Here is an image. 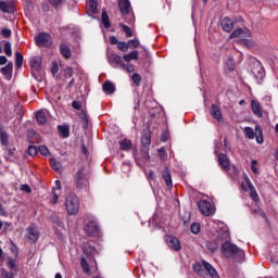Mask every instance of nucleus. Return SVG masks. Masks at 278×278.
I'll list each match as a JSON object with an SVG mask.
<instances>
[{
	"mask_svg": "<svg viewBox=\"0 0 278 278\" xmlns=\"http://www.w3.org/2000/svg\"><path fill=\"white\" fill-rule=\"evenodd\" d=\"M108 62L113 66V68H122L125 70V62H123V58L118 54L111 53L108 55Z\"/></svg>",
	"mask_w": 278,
	"mask_h": 278,
	"instance_id": "obj_6",
	"label": "nucleus"
},
{
	"mask_svg": "<svg viewBox=\"0 0 278 278\" xmlns=\"http://www.w3.org/2000/svg\"><path fill=\"white\" fill-rule=\"evenodd\" d=\"M75 184L78 190H84L88 186V176L86 175V168H80L75 175Z\"/></svg>",
	"mask_w": 278,
	"mask_h": 278,
	"instance_id": "obj_4",
	"label": "nucleus"
},
{
	"mask_svg": "<svg viewBox=\"0 0 278 278\" xmlns=\"http://www.w3.org/2000/svg\"><path fill=\"white\" fill-rule=\"evenodd\" d=\"M227 240H229V231L226 230L219 233L214 241H207L206 249H208L211 253H214L215 251H218L220 244L223 245V242H227Z\"/></svg>",
	"mask_w": 278,
	"mask_h": 278,
	"instance_id": "obj_3",
	"label": "nucleus"
},
{
	"mask_svg": "<svg viewBox=\"0 0 278 278\" xmlns=\"http://www.w3.org/2000/svg\"><path fill=\"white\" fill-rule=\"evenodd\" d=\"M191 231H192L193 233H199V231H201V225H199V224H192V225H191Z\"/></svg>",
	"mask_w": 278,
	"mask_h": 278,
	"instance_id": "obj_56",
	"label": "nucleus"
},
{
	"mask_svg": "<svg viewBox=\"0 0 278 278\" xmlns=\"http://www.w3.org/2000/svg\"><path fill=\"white\" fill-rule=\"evenodd\" d=\"M64 76H65L66 79H71V77H73V68L66 67L64 70Z\"/></svg>",
	"mask_w": 278,
	"mask_h": 278,
	"instance_id": "obj_51",
	"label": "nucleus"
},
{
	"mask_svg": "<svg viewBox=\"0 0 278 278\" xmlns=\"http://www.w3.org/2000/svg\"><path fill=\"white\" fill-rule=\"evenodd\" d=\"M118 8L124 16L131 12V3L129 0H119Z\"/></svg>",
	"mask_w": 278,
	"mask_h": 278,
	"instance_id": "obj_12",
	"label": "nucleus"
},
{
	"mask_svg": "<svg viewBox=\"0 0 278 278\" xmlns=\"http://www.w3.org/2000/svg\"><path fill=\"white\" fill-rule=\"evenodd\" d=\"M39 153H41V155H47L49 153V148H47L46 146H40Z\"/></svg>",
	"mask_w": 278,
	"mask_h": 278,
	"instance_id": "obj_58",
	"label": "nucleus"
},
{
	"mask_svg": "<svg viewBox=\"0 0 278 278\" xmlns=\"http://www.w3.org/2000/svg\"><path fill=\"white\" fill-rule=\"evenodd\" d=\"M124 71H126L128 73H134V71H135L134 64L125 65Z\"/></svg>",
	"mask_w": 278,
	"mask_h": 278,
	"instance_id": "obj_61",
	"label": "nucleus"
},
{
	"mask_svg": "<svg viewBox=\"0 0 278 278\" xmlns=\"http://www.w3.org/2000/svg\"><path fill=\"white\" fill-rule=\"evenodd\" d=\"M242 43L245 46V47H249V49H251V47H253V41L249 40V39H244L242 41Z\"/></svg>",
	"mask_w": 278,
	"mask_h": 278,
	"instance_id": "obj_63",
	"label": "nucleus"
},
{
	"mask_svg": "<svg viewBox=\"0 0 278 278\" xmlns=\"http://www.w3.org/2000/svg\"><path fill=\"white\" fill-rule=\"evenodd\" d=\"M163 179L167 186V188H173V178L170 176V170L168 168L163 173Z\"/></svg>",
	"mask_w": 278,
	"mask_h": 278,
	"instance_id": "obj_22",
	"label": "nucleus"
},
{
	"mask_svg": "<svg viewBox=\"0 0 278 278\" xmlns=\"http://www.w3.org/2000/svg\"><path fill=\"white\" fill-rule=\"evenodd\" d=\"M244 132H245L247 138H249L250 140H253V138H255V130H253V128L245 127Z\"/></svg>",
	"mask_w": 278,
	"mask_h": 278,
	"instance_id": "obj_38",
	"label": "nucleus"
},
{
	"mask_svg": "<svg viewBox=\"0 0 278 278\" xmlns=\"http://www.w3.org/2000/svg\"><path fill=\"white\" fill-rule=\"evenodd\" d=\"M157 151H159V155H160L161 160H166V149L161 148Z\"/></svg>",
	"mask_w": 278,
	"mask_h": 278,
	"instance_id": "obj_57",
	"label": "nucleus"
},
{
	"mask_svg": "<svg viewBox=\"0 0 278 278\" xmlns=\"http://www.w3.org/2000/svg\"><path fill=\"white\" fill-rule=\"evenodd\" d=\"M119 147L122 151H131V140H128V139L121 140Z\"/></svg>",
	"mask_w": 278,
	"mask_h": 278,
	"instance_id": "obj_26",
	"label": "nucleus"
},
{
	"mask_svg": "<svg viewBox=\"0 0 278 278\" xmlns=\"http://www.w3.org/2000/svg\"><path fill=\"white\" fill-rule=\"evenodd\" d=\"M31 68H35V71H40L41 65H40V59H35L30 63Z\"/></svg>",
	"mask_w": 278,
	"mask_h": 278,
	"instance_id": "obj_44",
	"label": "nucleus"
},
{
	"mask_svg": "<svg viewBox=\"0 0 278 278\" xmlns=\"http://www.w3.org/2000/svg\"><path fill=\"white\" fill-rule=\"evenodd\" d=\"M28 155H31V157L38 155V149L34 146H29L27 149Z\"/></svg>",
	"mask_w": 278,
	"mask_h": 278,
	"instance_id": "obj_48",
	"label": "nucleus"
},
{
	"mask_svg": "<svg viewBox=\"0 0 278 278\" xmlns=\"http://www.w3.org/2000/svg\"><path fill=\"white\" fill-rule=\"evenodd\" d=\"M27 235L26 238L31 242H38V238H40V232H38V228L30 226L26 229Z\"/></svg>",
	"mask_w": 278,
	"mask_h": 278,
	"instance_id": "obj_10",
	"label": "nucleus"
},
{
	"mask_svg": "<svg viewBox=\"0 0 278 278\" xmlns=\"http://www.w3.org/2000/svg\"><path fill=\"white\" fill-rule=\"evenodd\" d=\"M36 121L39 125H46L47 123V115L42 111H38L36 113Z\"/></svg>",
	"mask_w": 278,
	"mask_h": 278,
	"instance_id": "obj_25",
	"label": "nucleus"
},
{
	"mask_svg": "<svg viewBox=\"0 0 278 278\" xmlns=\"http://www.w3.org/2000/svg\"><path fill=\"white\" fill-rule=\"evenodd\" d=\"M80 265H81L84 273H86V274L90 273V265H88V261H86V258L83 257L80 260Z\"/></svg>",
	"mask_w": 278,
	"mask_h": 278,
	"instance_id": "obj_39",
	"label": "nucleus"
},
{
	"mask_svg": "<svg viewBox=\"0 0 278 278\" xmlns=\"http://www.w3.org/2000/svg\"><path fill=\"white\" fill-rule=\"evenodd\" d=\"M58 129L62 138H68V134H71L68 126H59Z\"/></svg>",
	"mask_w": 278,
	"mask_h": 278,
	"instance_id": "obj_33",
	"label": "nucleus"
},
{
	"mask_svg": "<svg viewBox=\"0 0 278 278\" xmlns=\"http://www.w3.org/2000/svg\"><path fill=\"white\" fill-rule=\"evenodd\" d=\"M141 156H142V160H143V162H149V160H150V155H149V150H143V151H141Z\"/></svg>",
	"mask_w": 278,
	"mask_h": 278,
	"instance_id": "obj_55",
	"label": "nucleus"
},
{
	"mask_svg": "<svg viewBox=\"0 0 278 278\" xmlns=\"http://www.w3.org/2000/svg\"><path fill=\"white\" fill-rule=\"evenodd\" d=\"M222 28L224 31H231L233 29V22L228 18V17H225L223 21H222Z\"/></svg>",
	"mask_w": 278,
	"mask_h": 278,
	"instance_id": "obj_20",
	"label": "nucleus"
},
{
	"mask_svg": "<svg viewBox=\"0 0 278 278\" xmlns=\"http://www.w3.org/2000/svg\"><path fill=\"white\" fill-rule=\"evenodd\" d=\"M202 266L204 268V273H208V275L212 277V278H216L218 277V271H216V269L214 268V266H212V264L207 263V262H203L202 263Z\"/></svg>",
	"mask_w": 278,
	"mask_h": 278,
	"instance_id": "obj_15",
	"label": "nucleus"
},
{
	"mask_svg": "<svg viewBox=\"0 0 278 278\" xmlns=\"http://www.w3.org/2000/svg\"><path fill=\"white\" fill-rule=\"evenodd\" d=\"M222 253L225 257H233L237 262H244V250L233 243L224 241L222 243Z\"/></svg>",
	"mask_w": 278,
	"mask_h": 278,
	"instance_id": "obj_1",
	"label": "nucleus"
},
{
	"mask_svg": "<svg viewBox=\"0 0 278 278\" xmlns=\"http://www.w3.org/2000/svg\"><path fill=\"white\" fill-rule=\"evenodd\" d=\"M244 36H251L248 29H236L231 33L230 38H244Z\"/></svg>",
	"mask_w": 278,
	"mask_h": 278,
	"instance_id": "obj_17",
	"label": "nucleus"
},
{
	"mask_svg": "<svg viewBox=\"0 0 278 278\" xmlns=\"http://www.w3.org/2000/svg\"><path fill=\"white\" fill-rule=\"evenodd\" d=\"M38 47H51V36L46 33H41L36 37Z\"/></svg>",
	"mask_w": 278,
	"mask_h": 278,
	"instance_id": "obj_8",
	"label": "nucleus"
},
{
	"mask_svg": "<svg viewBox=\"0 0 278 278\" xmlns=\"http://www.w3.org/2000/svg\"><path fill=\"white\" fill-rule=\"evenodd\" d=\"M140 46V40L138 39H130L128 41V48L130 47V49H137V47Z\"/></svg>",
	"mask_w": 278,
	"mask_h": 278,
	"instance_id": "obj_45",
	"label": "nucleus"
},
{
	"mask_svg": "<svg viewBox=\"0 0 278 278\" xmlns=\"http://www.w3.org/2000/svg\"><path fill=\"white\" fill-rule=\"evenodd\" d=\"M218 164L220 166V168H223V170H229L231 167L229 165V159L227 157V155L225 154H219L218 155Z\"/></svg>",
	"mask_w": 278,
	"mask_h": 278,
	"instance_id": "obj_14",
	"label": "nucleus"
},
{
	"mask_svg": "<svg viewBox=\"0 0 278 278\" xmlns=\"http://www.w3.org/2000/svg\"><path fill=\"white\" fill-rule=\"evenodd\" d=\"M15 58V66L16 68H21V66H23V54H21V52H16Z\"/></svg>",
	"mask_w": 278,
	"mask_h": 278,
	"instance_id": "obj_36",
	"label": "nucleus"
},
{
	"mask_svg": "<svg viewBox=\"0 0 278 278\" xmlns=\"http://www.w3.org/2000/svg\"><path fill=\"white\" fill-rule=\"evenodd\" d=\"M0 140H1V144L3 147H8V144L10 143L8 140V132H5L3 130V127L0 126Z\"/></svg>",
	"mask_w": 278,
	"mask_h": 278,
	"instance_id": "obj_28",
	"label": "nucleus"
},
{
	"mask_svg": "<svg viewBox=\"0 0 278 278\" xmlns=\"http://www.w3.org/2000/svg\"><path fill=\"white\" fill-rule=\"evenodd\" d=\"M193 270L194 273H198V275H205V269H203V265H201V263H195L193 265Z\"/></svg>",
	"mask_w": 278,
	"mask_h": 278,
	"instance_id": "obj_35",
	"label": "nucleus"
},
{
	"mask_svg": "<svg viewBox=\"0 0 278 278\" xmlns=\"http://www.w3.org/2000/svg\"><path fill=\"white\" fill-rule=\"evenodd\" d=\"M65 210L70 216H75L79 213V198L75 193H71L65 200Z\"/></svg>",
	"mask_w": 278,
	"mask_h": 278,
	"instance_id": "obj_2",
	"label": "nucleus"
},
{
	"mask_svg": "<svg viewBox=\"0 0 278 278\" xmlns=\"http://www.w3.org/2000/svg\"><path fill=\"white\" fill-rule=\"evenodd\" d=\"M61 55L66 60L71 59L73 52H71V48L66 43H62L60 46Z\"/></svg>",
	"mask_w": 278,
	"mask_h": 278,
	"instance_id": "obj_19",
	"label": "nucleus"
},
{
	"mask_svg": "<svg viewBox=\"0 0 278 278\" xmlns=\"http://www.w3.org/2000/svg\"><path fill=\"white\" fill-rule=\"evenodd\" d=\"M72 108H74V110H78V112L84 111V109H81V102L79 101H73Z\"/></svg>",
	"mask_w": 278,
	"mask_h": 278,
	"instance_id": "obj_53",
	"label": "nucleus"
},
{
	"mask_svg": "<svg viewBox=\"0 0 278 278\" xmlns=\"http://www.w3.org/2000/svg\"><path fill=\"white\" fill-rule=\"evenodd\" d=\"M52 223H54L56 227H64V222L58 216L52 217Z\"/></svg>",
	"mask_w": 278,
	"mask_h": 278,
	"instance_id": "obj_49",
	"label": "nucleus"
},
{
	"mask_svg": "<svg viewBox=\"0 0 278 278\" xmlns=\"http://www.w3.org/2000/svg\"><path fill=\"white\" fill-rule=\"evenodd\" d=\"M87 10L88 12H90L91 14H97V1L94 0H89L87 2Z\"/></svg>",
	"mask_w": 278,
	"mask_h": 278,
	"instance_id": "obj_30",
	"label": "nucleus"
},
{
	"mask_svg": "<svg viewBox=\"0 0 278 278\" xmlns=\"http://www.w3.org/2000/svg\"><path fill=\"white\" fill-rule=\"evenodd\" d=\"M78 116L83 121L85 127L88 126V114L86 113V111H78Z\"/></svg>",
	"mask_w": 278,
	"mask_h": 278,
	"instance_id": "obj_37",
	"label": "nucleus"
},
{
	"mask_svg": "<svg viewBox=\"0 0 278 278\" xmlns=\"http://www.w3.org/2000/svg\"><path fill=\"white\" fill-rule=\"evenodd\" d=\"M0 10H1V12L10 14V13L14 12V7H12V4H10L8 2L0 1Z\"/></svg>",
	"mask_w": 278,
	"mask_h": 278,
	"instance_id": "obj_23",
	"label": "nucleus"
},
{
	"mask_svg": "<svg viewBox=\"0 0 278 278\" xmlns=\"http://www.w3.org/2000/svg\"><path fill=\"white\" fill-rule=\"evenodd\" d=\"M252 75H254L257 81H262V79H264L265 76L264 67L261 65L256 66V68L252 71Z\"/></svg>",
	"mask_w": 278,
	"mask_h": 278,
	"instance_id": "obj_18",
	"label": "nucleus"
},
{
	"mask_svg": "<svg viewBox=\"0 0 278 278\" xmlns=\"http://www.w3.org/2000/svg\"><path fill=\"white\" fill-rule=\"evenodd\" d=\"M21 190H23V192H27V194L31 192L29 185H22Z\"/></svg>",
	"mask_w": 278,
	"mask_h": 278,
	"instance_id": "obj_60",
	"label": "nucleus"
},
{
	"mask_svg": "<svg viewBox=\"0 0 278 278\" xmlns=\"http://www.w3.org/2000/svg\"><path fill=\"white\" fill-rule=\"evenodd\" d=\"M58 71H60V67H58V63L52 64V67H51L52 75H56Z\"/></svg>",
	"mask_w": 278,
	"mask_h": 278,
	"instance_id": "obj_62",
	"label": "nucleus"
},
{
	"mask_svg": "<svg viewBox=\"0 0 278 278\" xmlns=\"http://www.w3.org/2000/svg\"><path fill=\"white\" fill-rule=\"evenodd\" d=\"M10 270H14L16 268V261L13 258H9V262L7 263Z\"/></svg>",
	"mask_w": 278,
	"mask_h": 278,
	"instance_id": "obj_52",
	"label": "nucleus"
},
{
	"mask_svg": "<svg viewBox=\"0 0 278 278\" xmlns=\"http://www.w3.org/2000/svg\"><path fill=\"white\" fill-rule=\"evenodd\" d=\"M249 190H250V195L253 199V201H257L260 197L257 195V191H255V187H253L251 184H249Z\"/></svg>",
	"mask_w": 278,
	"mask_h": 278,
	"instance_id": "obj_40",
	"label": "nucleus"
},
{
	"mask_svg": "<svg viewBox=\"0 0 278 278\" xmlns=\"http://www.w3.org/2000/svg\"><path fill=\"white\" fill-rule=\"evenodd\" d=\"M138 56H139V53H138V51L137 50H135V51H131L130 53H128V54H125L124 56H123V59H124V61L125 62H131V60H138Z\"/></svg>",
	"mask_w": 278,
	"mask_h": 278,
	"instance_id": "obj_27",
	"label": "nucleus"
},
{
	"mask_svg": "<svg viewBox=\"0 0 278 278\" xmlns=\"http://www.w3.org/2000/svg\"><path fill=\"white\" fill-rule=\"evenodd\" d=\"M251 108L253 114L257 116L258 118H262L264 116L263 110H262V104L257 100H252L251 101Z\"/></svg>",
	"mask_w": 278,
	"mask_h": 278,
	"instance_id": "obj_11",
	"label": "nucleus"
},
{
	"mask_svg": "<svg viewBox=\"0 0 278 278\" xmlns=\"http://www.w3.org/2000/svg\"><path fill=\"white\" fill-rule=\"evenodd\" d=\"M198 207L203 216H212V214H214V206H212V203L207 200L198 202Z\"/></svg>",
	"mask_w": 278,
	"mask_h": 278,
	"instance_id": "obj_5",
	"label": "nucleus"
},
{
	"mask_svg": "<svg viewBox=\"0 0 278 278\" xmlns=\"http://www.w3.org/2000/svg\"><path fill=\"white\" fill-rule=\"evenodd\" d=\"M1 34L3 38H10V36H12V30L10 28H3Z\"/></svg>",
	"mask_w": 278,
	"mask_h": 278,
	"instance_id": "obj_54",
	"label": "nucleus"
},
{
	"mask_svg": "<svg viewBox=\"0 0 278 278\" xmlns=\"http://www.w3.org/2000/svg\"><path fill=\"white\" fill-rule=\"evenodd\" d=\"M132 81L135 85L140 86V83L142 81V77L139 74H134Z\"/></svg>",
	"mask_w": 278,
	"mask_h": 278,
	"instance_id": "obj_50",
	"label": "nucleus"
},
{
	"mask_svg": "<svg viewBox=\"0 0 278 278\" xmlns=\"http://www.w3.org/2000/svg\"><path fill=\"white\" fill-rule=\"evenodd\" d=\"M2 275H4V278H14L13 273H8L5 269H1Z\"/></svg>",
	"mask_w": 278,
	"mask_h": 278,
	"instance_id": "obj_59",
	"label": "nucleus"
},
{
	"mask_svg": "<svg viewBox=\"0 0 278 278\" xmlns=\"http://www.w3.org/2000/svg\"><path fill=\"white\" fill-rule=\"evenodd\" d=\"M119 27H122L123 31H125L126 38L134 37V30H131V27H129L123 23H119Z\"/></svg>",
	"mask_w": 278,
	"mask_h": 278,
	"instance_id": "obj_31",
	"label": "nucleus"
},
{
	"mask_svg": "<svg viewBox=\"0 0 278 278\" xmlns=\"http://www.w3.org/2000/svg\"><path fill=\"white\" fill-rule=\"evenodd\" d=\"M7 160H16V148H7Z\"/></svg>",
	"mask_w": 278,
	"mask_h": 278,
	"instance_id": "obj_29",
	"label": "nucleus"
},
{
	"mask_svg": "<svg viewBox=\"0 0 278 278\" xmlns=\"http://www.w3.org/2000/svg\"><path fill=\"white\" fill-rule=\"evenodd\" d=\"M110 42L111 45H119L121 41H118V39L116 37H110Z\"/></svg>",
	"mask_w": 278,
	"mask_h": 278,
	"instance_id": "obj_64",
	"label": "nucleus"
},
{
	"mask_svg": "<svg viewBox=\"0 0 278 278\" xmlns=\"http://www.w3.org/2000/svg\"><path fill=\"white\" fill-rule=\"evenodd\" d=\"M4 53L8 58H12V45L10 42L4 43Z\"/></svg>",
	"mask_w": 278,
	"mask_h": 278,
	"instance_id": "obj_43",
	"label": "nucleus"
},
{
	"mask_svg": "<svg viewBox=\"0 0 278 278\" xmlns=\"http://www.w3.org/2000/svg\"><path fill=\"white\" fill-rule=\"evenodd\" d=\"M117 49L119 51H123V53H127V51H129V43L125 41H119V43H117Z\"/></svg>",
	"mask_w": 278,
	"mask_h": 278,
	"instance_id": "obj_34",
	"label": "nucleus"
},
{
	"mask_svg": "<svg viewBox=\"0 0 278 278\" xmlns=\"http://www.w3.org/2000/svg\"><path fill=\"white\" fill-rule=\"evenodd\" d=\"M85 231L89 236H99V225H97V222H89L85 226Z\"/></svg>",
	"mask_w": 278,
	"mask_h": 278,
	"instance_id": "obj_9",
	"label": "nucleus"
},
{
	"mask_svg": "<svg viewBox=\"0 0 278 278\" xmlns=\"http://www.w3.org/2000/svg\"><path fill=\"white\" fill-rule=\"evenodd\" d=\"M226 66H228L229 71H235L236 68V63L233 61V58H228L227 62H226Z\"/></svg>",
	"mask_w": 278,
	"mask_h": 278,
	"instance_id": "obj_46",
	"label": "nucleus"
},
{
	"mask_svg": "<svg viewBox=\"0 0 278 278\" xmlns=\"http://www.w3.org/2000/svg\"><path fill=\"white\" fill-rule=\"evenodd\" d=\"M13 68L14 65L12 64V62L8 63L4 67L1 68V73L5 77V79H12Z\"/></svg>",
	"mask_w": 278,
	"mask_h": 278,
	"instance_id": "obj_16",
	"label": "nucleus"
},
{
	"mask_svg": "<svg viewBox=\"0 0 278 278\" xmlns=\"http://www.w3.org/2000/svg\"><path fill=\"white\" fill-rule=\"evenodd\" d=\"M255 138H256V142L258 144H262V142H264V137H262V127L261 126L255 127Z\"/></svg>",
	"mask_w": 278,
	"mask_h": 278,
	"instance_id": "obj_32",
	"label": "nucleus"
},
{
	"mask_svg": "<svg viewBox=\"0 0 278 278\" xmlns=\"http://www.w3.org/2000/svg\"><path fill=\"white\" fill-rule=\"evenodd\" d=\"M141 144H143V147H149V144H151V136L144 135L141 138Z\"/></svg>",
	"mask_w": 278,
	"mask_h": 278,
	"instance_id": "obj_47",
	"label": "nucleus"
},
{
	"mask_svg": "<svg viewBox=\"0 0 278 278\" xmlns=\"http://www.w3.org/2000/svg\"><path fill=\"white\" fill-rule=\"evenodd\" d=\"M102 23L106 29L110 28V17L106 12H102Z\"/></svg>",
	"mask_w": 278,
	"mask_h": 278,
	"instance_id": "obj_41",
	"label": "nucleus"
},
{
	"mask_svg": "<svg viewBox=\"0 0 278 278\" xmlns=\"http://www.w3.org/2000/svg\"><path fill=\"white\" fill-rule=\"evenodd\" d=\"M50 166L55 173H62V163L55 159H50Z\"/></svg>",
	"mask_w": 278,
	"mask_h": 278,
	"instance_id": "obj_24",
	"label": "nucleus"
},
{
	"mask_svg": "<svg viewBox=\"0 0 278 278\" xmlns=\"http://www.w3.org/2000/svg\"><path fill=\"white\" fill-rule=\"evenodd\" d=\"M102 88L105 94H114V92L116 91V87H114V84L110 81L104 83Z\"/></svg>",
	"mask_w": 278,
	"mask_h": 278,
	"instance_id": "obj_21",
	"label": "nucleus"
},
{
	"mask_svg": "<svg viewBox=\"0 0 278 278\" xmlns=\"http://www.w3.org/2000/svg\"><path fill=\"white\" fill-rule=\"evenodd\" d=\"M211 116H213L215 121H218V123H223V112H220V108L216 104L211 106Z\"/></svg>",
	"mask_w": 278,
	"mask_h": 278,
	"instance_id": "obj_13",
	"label": "nucleus"
},
{
	"mask_svg": "<svg viewBox=\"0 0 278 278\" xmlns=\"http://www.w3.org/2000/svg\"><path fill=\"white\" fill-rule=\"evenodd\" d=\"M52 8H62L65 0H48Z\"/></svg>",
	"mask_w": 278,
	"mask_h": 278,
	"instance_id": "obj_42",
	"label": "nucleus"
},
{
	"mask_svg": "<svg viewBox=\"0 0 278 278\" xmlns=\"http://www.w3.org/2000/svg\"><path fill=\"white\" fill-rule=\"evenodd\" d=\"M165 242L172 251H181V242H179V239L175 236H166Z\"/></svg>",
	"mask_w": 278,
	"mask_h": 278,
	"instance_id": "obj_7",
	"label": "nucleus"
}]
</instances>
